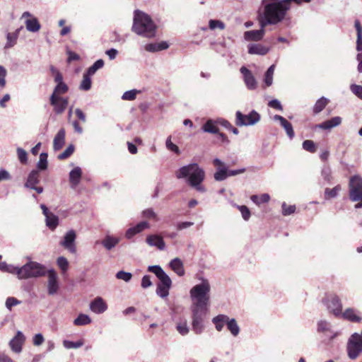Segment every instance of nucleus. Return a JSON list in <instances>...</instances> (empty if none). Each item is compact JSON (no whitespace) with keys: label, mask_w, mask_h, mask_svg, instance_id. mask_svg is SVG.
Listing matches in <instances>:
<instances>
[{"label":"nucleus","mask_w":362,"mask_h":362,"mask_svg":"<svg viewBox=\"0 0 362 362\" xmlns=\"http://www.w3.org/2000/svg\"><path fill=\"white\" fill-rule=\"evenodd\" d=\"M211 286L208 280L202 281L193 286L190 290V297L192 300V330L197 334H200L204 328V320L207 312V306L210 299Z\"/></svg>","instance_id":"obj_1"},{"label":"nucleus","mask_w":362,"mask_h":362,"mask_svg":"<svg viewBox=\"0 0 362 362\" xmlns=\"http://www.w3.org/2000/svg\"><path fill=\"white\" fill-rule=\"evenodd\" d=\"M262 11H259L260 27L276 25L286 18L291 6L285 0H262Z\"/></svg>","instance_id":"obj_2"},{"label":"nucleus","mask_w":362,"mask_h":362,"mask_svg":"<svg viewBox=\"0 0 362 362\" xmlns=\"http://www.w3.org/2000/svg\"><path fill=\"white\" fill-rule=\"evenodd\" d=\"M175 176L177 179H185L186 182L197 192L206 191V187L202 185L206 177L205 171L196 163L180 168L176 170Z\"/></svg>","instance_id":"obj_3"},{"label":"nucleus","mask_w":362,"mask_h":362,"mask_svg":"<svg viewBox=\"0 0 362 362\" xmlns=\"http://www.w3.org/2000/svg\"><path fill=\"white\" fill-rule=\"evenodd\" d=\"M157 26L151 17L140 11H135L132 30L138 35L151 38L156 36Z\"/></svg>","instance_id":"obj_4"},{"label":"nucleus","mask_w":362,"mask_h":362,"mask_svg":"<svg viewBox=\"0 0 362 362\" xmlns=\"http://www.w3.org/2000/svg\"><path fill=\"white\" fill-rule=\"evenodd\" d=\"M349 199L356 202L355 208H362V177L358 175L351 177L349 182Z\"/></svg>","instance_id":"obj_5"},{"label":"nucleus","mask_w":362,"mask_h":362,"mask_svg":"<svg viewBox=\"0 0 362 362\" xmlns=\"http://www.w3.org/2000/svg\"><path fill=\"white\" fill-rule=\"evenodd\" d=\"M47 269L45 266L37 262L29 261L22 266V279L30 278H39L46 275Z\"/></svg>","instance_id":"obj_6"},{"label":"nucleus","mask_w":362,"mask_h":362,"mask_svg":"<svg viewBox=\"0 0 362 362\" xmlns=\"http://www.w3.org/2000/svg\"><path fill=\"white\" fill-rule=\"evenodd\" d=\"M346 351L349 358L352 360L357 358L362 353V339L360 334L355 332L351 335L347 342Z\"/></svg>","instance_id":"obj_7"},{"label":"nucleus","mask_w":362,"mask_h":362,"mask_svg":"<svg viewBox=\"0 0 362 362\" xmlns=\"http://www.w3.org/2000/svg\"><path fill=\"white\" fill-rule=\"evenodd\" d=\"M235 124L238 126H252L260 120V115L255 110L251 111L248 115H243L241 112L235 113Z\"/></svg>","instance_id":"obj_8"},{"label":"nucleus","mask_w":362,"mask_h":362,"mask_svg":"<svg viewBox=\"0 0 362 362\" xmlns=\"http://www.w3.org/2000/svg\"><path fill=\"white\" fill-rule=\"evenodd\" d=\"M148 270L158 277L160 282L158 286H164L165 288H170L172 286V281L169 276L163 271V269L158 265L149 266Z\"/></svg>","instance_id":"obj_9"},{"label":"nucleus","mask_w":362,"mask_h":362,"mask_svg":"<svg viewBox=\"0 0 362 362\" xmlns=\"http://www.w3.org/2000/svg\"><path fill=\"white\" fill-rule=\"evenodd\" d=\"M325 303L329 311L335 316H339L341 314V304L340 300L337 296H330L327 297Z\"/></svg>","instance_id":"obj_10"},{"label":"nucleus","mask_w":362,"mask_h":362,"mask_svg":"<svg viewBox=\"0 0 362 362\" xmlns=\"http://www.w3.org/2000/svg\"><path fill=\"white\" fill-rule=\"evenodd\" d=\"M76 238V232L74 230H70L64 235L63 240L60 242V245L69 250L71 253L74 254L76 252L75 245Z\"/></svg>","instance_id":"obj_11"},{"label":"nucleus","mask_w":362,"mask_h":362,"mask_svg":"<svg viewBox=\"0 0 362 362\" xmlns=\"http://www.w3.org/2000/svg\"><path fill=\"white\" fill-rule=\"evenodd\" d=\"M47 292L49 295L53 296L59 288L58 276L54 269L47 270Z\"/></svg>","instance_id":"obj_12"},{"label":"nucleus","mask_w":362,"mask_h":362,"mask_svg":"<svg viewBox=\"0 0 362 362\" xmlns=\"http://www.w3.org/2000/svg\"><path fill=\"white\" fill-rule=\"evenodd\" d=\"M49 102L54 107V112L61 115L66 109L69 100L67 98L50 96Z\"/></svg>","instance_id":"obj_13"},{"label":"nucleus","mask_w":362,"mask_h":362,"mask_svg":"<svg viewBox=\"0 0 362 362\" xmlns=\"http://www.w3.org/2000/svg\"><path fill=\"white\" fill-rule=\"evenodd\" d=\"M25 340V337L21 331H18L16 336L9 342L11 349L16 354L21 353Z\"/></svg>","instance_id":"obj_14"},{"label":"nucleus","mask_w":362,"mask_h":362,"mask_svg":"<svg viewBox=\"0 0 362 362\" xmlns=\"http://www.w3.org/2000/svg\"><path fill=\"white\" fill-rule=\"evenodd\" d=\"M240 71L243 76L247 88L250 90H255L257 88V81L252 72L245 66H242Z\"/></svg>","instance_id":"obj_15"},{"label":"nucleus","mask_w":362,"mask_h":362,"mask_svg":"<svg viewBox=\"0 0 362 362\" xmlns=\"http://www.w3.org/2000/svg\"><path fill=\"white\" fill-rule=\"evenodd\" d=\"M107 308V305L101 297L95 298L90 304V309L97 314L104 313Z\"/></svg>","instance_id":"obj_16"},{"label":"nucleus","mask_w":362,"mask_h":362,"mask_svg":"<svg viewBox=\"0 0 362 362\" xmlns=\"http://www.w3.org/2000/svg\"><path fill=\"white\" fill-rule=\"evenodd\" d=\"M81 177L82 170L80 167H75L72 170H71L69 173V182L72 189H76L80 183Z\"/></svg>","instance_id":"obj_17"},{"label":"nucleus","mask_w":362,"mask_h":362,"mask_svg":"<svg viewBox=\"0 0 362 362\" xmlns=\"http://www.w3.org/2000/svg\"><path fill=\"white\" fill-rule=\"evenodd\" d=\"M264 28L261 27L259 30L246 31L244 33V38L247 41H259L262 40L265 33Z\"/></svg>","instance_id":"obj_18"},{"label":"nucleus","mask_w":362,"mask_h":362,"mask_svg":"<svg viewBox=\"0 0 362 362\" xmlns=\"http://www.w3.org/2000/svg\"><path fill=\"white\" fill-rule=\"evenodd\" d=\"M146 241L150 246H155L160 250H163L165 247L163 238L157 235L147 236Z\"/></svg>","instance_id":"obj_19"},{"label":"nucleus","mask_w":362,"mask_h":362,"mask_svg":"<svg viewBox=\"0 0 362 362\" xmlns=\"http://www.w3.org/2000/svg\"><path fill=\"white\" fill-rule=\"evenodd\" d=\"M341 118L339 116L334 117L330 119L326 120L320 124L316 125L317 128L322 129H330L332 128L339 126L341 123Z\"/></svg>","instance_id":"obj_20"},{"label":"nucleus","mask_w":362,"mask_h":362,"mask_svg":"<svg viewBox=\"0 0 362 362\" xmlns=\"http://www.w3.org/2000/svg\"><path fill=\"white\" fill-rule=\"evenodd\" d=\"M274 119L280 122L281 127L285 129L286 134L290 139H293L294 137V131L292 124L289 122L282 116L278 115H274Z\"/></svg>","instance_id":"obj_21"},{"label":"nucleus","mask_w":362,"mask_h":362,"mask_svg":"<svg viewBox=\"0 0 362 362\" xmlns=\"http://www.w3.org/2000/svg\"><path fill=\"white\" fill-rule=\"evenodd\" d=\"M65 143V130L61 129L55 135L53 141V148L55 151L60 150Z\"/></svg>","instance_id":"obj_22"},{"label":"nucleus","mask_w":362,"mask_h":362,"mask_svg":"<svg viewBox=\"0 0 362 362\" xmlns=\"http://www.w3.org/2000/svg\"><path fill=\"white\" fill-rule=\"evenodd\" d=\"M40 174L37 170H33L28 175L25 187L27 188H33L40 182Z\"/></svg>","instance_id":"obj_23"},{"label":"nucleus","mask_w":362,"mask_h":362,"mask_svg":"<svg viewBox=\"0 0 362 362\" xmlns=\"http://www.w3.org/2000/svg\"><path fill=\"white\" fill-rule=\"evenodd\" d=\"M170 268L180 276L185 274L184 266L182 260L176 257L172 259L169 264Z\"/></svg>","instance_id":"obj_24"},{"label":"nucleus","mask_w":362,"mask_h":362,"mask_svg":"<svg viewBox=\"0 0 362 362\" xmlns=\"http://www.w3.org/2000/svg\"><path fill=\"white\" fill-rule=\"evenodd\" d=\"M269 51V48L260 44H252L248 47V52L251 54L264 55Z\"/></svg>","instance_id":"obj_25"},{"label":"nucleus","mask_w":362,"mask_h":362,"mask_svg":"<svg viewBox=\"0 0 362 362\" xmlns=\"http://www.w3.org/2000/svg\"><path fill=\"white\" fill-rule=\"evenodd\" d=\"M23 29V27H21L18 28L15 32L13 33H8L6 35V44L5 45L4 48L5 49H9L12 47H13L17 42V39L18 37L20 31Z\"/></svg>","instance_id":"obj_26"},{"label":"nucleus","mask_w":362,"mask_h":362,"mask_svg":"<svg viewBox=\"0 0 362 362\" xmlns=\"http://www.w3.org/2000/svg\"><path fill=\"white\" fill-rule=\"evenodd\" d=\"M168 47V44L166 42H161L159 43H149L145 45L146 51L149 52H156L166 49Z\"/></svg>","instance_id":"obj_27"},{"label":"nucleus","mask_w":362,"mask_h":362,"mask_svg":"<svg viewBox=\"0 0 362 362\" xmlns=\"http://www.w3.org/2000/svg\"><path fill=\"white\" fill-rule=\"evenodd\" d=\"M228 316L226 315H218L212 319V322L214 324L216 329L221 332L224 325H226Z\"/></svg>","instance_id":"obj_28"},{"label":"nucleus","mask_w":362,"mask_h":362,"mask_svg":"<svg viewBox=\"0 0 362 362\" xmlns=\"http://www.w3.org/2000/svg\"><path fill=\"white\" fill-rule=\"evenodd\" d=\"M25 24L26 29L30 32L35 33L40 29V24L38 20L35 17L26 19Z\"/></svg>","instance_id":"obj_29"},{"label":"nucleus","mask_w":362,"mask_h":362,"mask_svg":"<svg viewBox=\"0 0 362 362\" xmlns=\"http://www.w3.org/2000/svg\"><path fill=\"white\" fill-rule=\"evenodd\" d=\"M341 315L344 319L354 322H360L361 320V317H359L352 308H348L344 313L341 312Z\"/></svg>","instance_id":"obj_30"},{"label":"nucleus","mask_w":362,"mask_h":362,"mask_svg":"<svg viewBox=\"0 0 362 362\" xmlns=\"http://www.w3.org/2000/svg\"><path fill=\"white\" fill-rule=\"evenodd\" d=\"M216 123L218 122L212 119L207 120L202 127L203 131L204 132H208L211 134H218V128L216 125Z\"/></svg>","instance_id":"obj_31"},{"label":"nucleus","mask_w":362,"mask_h":362,"mask_svg":"<svg viewBox=\"0 0 362 362\" xmlns=\"http://www.w3.org/2000/svg\"><path fill=\"white\" fill-rule=\"evenodd\" d=\"M226 326L233 336L236 337L238 335L240 332V327L234 318L230 319L228 316Z\"/></svg>","instance_id":"obj_32"},{"label":"nucleus","mask_w":362,"mask_h":362,"mask_svg":"<svg viewBox=\"0 0 362 362\" xmlns=\"http://www.w3.org/2000/svg\"><path fill=\"white\" fill-rule=\"evenodd\" d=\"M119 238L107 235L102 241V244L107 250H110L119 243Z\"/></svg>","instance_id":"obj_33"},{"label":"nucleus","mask_w":362,"mask_h":362,"mask_svg":"<svg viewBox=\"0 0 362 362\" xmlns=\"http://www.w3.org/2000/svg\"><path fill=\"white\" fill-rule=\"evenodd\" d=\"M341 189V187L339 185H337L332 189L326 188L325 189V199L329 200L330 199L337 197Z\"/></svg>","instance_id":"obj_34"},{"label":"nucleus","mask_w":362,"mask_h":362,"mask_svg":"<svg viewBox=\"0 0 362 362\" xmlns=\"http://www.w3.org/2000/svg\"><path fill=\"white\" fill-rule=\"evenodd\" d=\"M68 90V86L65 83L57 84L51 96L62 97V95L67 93Z\"/></svg>","instance_id":"obj_35"},{"label":"nucleus","mask_w":362,"mask_h":362,"mask_svg":"<svg viewBox=\"0 0 362 362\" xmlns=\"http://www.w3.org/2000/svg\"><path fill=\"white\" fill-rule=\"evenodd\" d=\"M329 100L325 97H322L319 100H317L314 107H313V113L318 114L320 113L328 104Z\"/></svg>","instance_id":"obj_36"},{"label":"nucleus","mask_w":362,"mask_h":362,"mask_svg":"<svg viewBox=\"0 0 362 362\" xmlns=\"http://www.w3.org/2000/svg\"><path fill=\"white\" fill-rule=\"evenodd\" d=\"M46 225L52 230L56 228L59 223L58 216L51 213L46 217Z\"/></svg>","instance_id":"obj_37"},{"label":"nucleus","mask_w":362,"mask_h":362,"mask_svg":"<svg viewBox=\"0 0 362 362\" xmlns=\"http://www.w3.org/2000/svg\"><path fill=\"white\" fill-rule=\"evenodd\" d=\"M91 322L90 317L85 314H80L74 321V324L76 326H83L88 325Z\"/></svg>","instance_id":"obj_38"},{"label":"nucleus","mask_w":362,"mask_h":362,"mask_svg":"<svg viewBox=\"0 0 362 362\" xmlns=\"http://www.w3.org/2000/svg\"><path fill=\"white\" fill-rule=\"evenodd\" d=\"M250 199L255 204L259 206L261 204L267 203L270 200V196L265 193L261 194L260 196L252 195L251 196Z\"/></svg>","instance_id":"obj_39"},{"label":"nucleus","mask_w":362,"mask_h":362,"mask_svg":"<svg viewBox=\"0 0 362 362\" xmlns=\"http://www.w3.org/2000/svg\"><path fill=\"white\" fill-rule=\"evenodd\" d=\"M91 88L90 75L86 72L83 74V80L80 84V89L83 90H88Z\"/></svg>","instance_id":"obj_40"},{"label":"nucleus","mask_w":362,"mask_h":362,"mask_svg":"<svg viewBox=\"0 0 362 362\" xmlns=\"http://www.w3.org/2000/svg\"><path fill=\"white\" fill-rule=\"evenodd\" d=\"M226 25L223 22L220 20H214L211 19L209 21V28L211 30H214L216 29H219L221 30H224Z\"/></svg>","instance_id":"obj_41"},{"label":"nucleus","mask_w":362,"mask_h":362,"mask_svg":"<svg viewBox=\"0 0 362 362\" xmlns=\"http://www.w3.org/2000/svg\"><path fill=\"white\" fill-rule=\"evenodd\" d=\"M104 66V62L103 59H98L92 66H90L86 73L90 76L95 74V73Z\"/></svg>","instance_id":"obj_42"},{"label":"nucleus","mask_w":362,"mask_h":362,"mask_svg":"<svg viewBox=\"0 0 362 362\" xmlns=\"http://www.w3.org/2000/svg\"><path fill=\"white\" fill-rule=\"evenodd\" d=\"M47 153H42L40 155V159L37 164V168L41 170H46L47 168Z\"/></svg>","instance_id":"obj_43"},{"label":"nucleus","mask_w":362,"mask_h":362,"mask_svg":"<svg viewBox=\"0 0 362 362\" xmlns=\"http://www.w3.org/2000/svg\"><path fill=\"white\" fill-rule=\"evenodd\" d=\"M57 264L64 274L69 269V262L64 257H59L57 259Z\"/></svg>","instance_id":"obj_44"},{"label":"nucleus","mask_w":362,"mask_h":362,"mask_svg":"<svg viewBox=\"0 0 362 362\" xmlns=\"http://www.w3.org/2000/svg\"><path fill=\"white\" fill-rule=\"evenodd\" d=\"M22 267H16L12 264H8L6 272H8L12 274H16L19 279H22Z\"/></svg>","instance_id":"obj_45"},{"label":"nucleus","mask_w":362,"mask_h":362,"mask_svg":"<svg viewBox=\"0 0 362 362\" xmlns=\"http://www.w3.org/2000/svg\"><path fill=\"white\" fill-rule=\"evenodd\" d=\"M227 177L226 168H218L217 171L214 173V179L216 181H222Z\"/></svg>","instance_id":"obj_46"},{"label":"nucleus","mask_w":362,"mask_h":362,"mask_svg":"<svg viewBox=\"0 0 362 362\" xmlns=\"http://www.w3.org/2000/svg\"><path fill=\"white\" fill-rule=\"evenodd\" d=\"M176 329L177 332L183 336L187 335L189 331L186 320L177 323Z\"/></svg>","instance_id":"obj_47"},{"label":"nucleus","mask_w":362,"mask_h":362,"mask_svg":"<svg viewBox=\"0 0 362 362\" xmlns=\"http://www.w3.org/2000/svg\"><path fill=\"white\" fill-rule=\"evenodd\" d=\"M83 342L82 341H71L69 340H64L63 341V345L66 349H78L83 346Z\"/></svg>","instance_id":"obj_48"},{"label":"nucleus","mask_w":362,"mask_h":362,"mask_svg":"<svg viewBox=\"0 0 362 362\" xmlns=\"http://www.w3.org/2000/svg\"><path fill=\"white\" fill-rule=\"evenodd\" d=\"M234 206L237 207L240 211L241 212L242 216L245 221H248L250 217V211L249 209L246 206H239L235 204H233Z\"/></svg>","instance_id":"obj_49"},{"label":"nucleus","mask_w":362,"mask_h":362,"mask_svg":"<svg viewBox=\"0 0 362 362\" xmlns=\"http://www.w3.org/2000/svg\"><path fill=\"white\" fill-rule=\"evenodd\" d=\"M139 93L137 90H131L124 93L122 99L124 100H133L136 98L137 93Z\"/></svg>","instance_id":"obj_50"},{"label":"nucleus","mask_w":362,"mask_h":362,"mask_svg":"<svg viewBox=\"0 0 362 362\" xmlns=\"http://www.w3.org/2000/svg\"><path fill=\"white\" fill-rule=\"evenodd\" d=\"M303 148L307 151L314 153L316 151V146L313 141L305 140L303 142Z\"/></svg>","instance_id":"obj_51"},{"label":"nucleus","mask_w":362,"mask_h":362,"mask_svg":"<svg viewBox=\"0 0 362 362\" xmlns=\"http://www.w3.org/2000/svg\"><path fill=\"white\" fill-rule=\"evenodd\" d=\"M282 214L284 216H288L293 214L296 211L295 205H287L285 202L282 204Z\"/></svg>","instance_id":"obj_52"},{"label":"nucleus","mask_w":362,"mask_h":362,"mask_svg":"<svg viewBox=\"0 0 362 362\" xmlns=\"http://www.w3.org/2000/svg\"><path fill=\"white\" fill-rule=\"evenodd\" d=\"M74 151V146L71 144L69 145L66 149L59 155H58L57 158L59 160H64L69 158Z\"/></svg>","instance_id":"obj_53"},{"label":"nucleus","mask_w":362,"mask_h":362,"mask_svg":"<svg viewBox=\"0 0 362 362\" xmlns=\"http://www.w3.org/2000/svg\"><path fill=\"white\" fill-rule=\"evenodd\" d=\"M116 277L118 279L123 280L125 282H129L132 278V274L130 272L119 271L116 274Z\"/></svg>","instance_id":"obj_54"},{"label":"nucleus","mask_w":362,"mask_h":362,"mask_svg":"<svg viewBox=\"0 0 362 362\" xmlns=\"http://www.w3.org/2000/svg\"><path fill=\"white\" fill-rule=\"evenodd\" d=\"M165 145H166V148L169 151H171L175 153L176 154L180 153V151L178 146L177 145L174 144L171 141V136L168 137V139H166Z\"/></svg>","instance_id":"obj_55"},{"label":"nucleus","mask_w":362,"mask_h":362,"mask_svg":"<svg viewBox=\"0 0 362 362\" xmlns=\"http://www.w3.org/2000/svg\"><path fill=\"white\" fill-rule=\"evenodd\" d=\"M321 175L325 180L327 181L328 182H331L332 177L330 168L328 166L323 167L321 171Z\"/></svg>","instance_id":"obj_56"},{"label":"nucleus","mask_w":362,"mask_h":362,"mask_svg":"<svg viewBox=\"0 0 362 362\" xmlns=\"http://www.w3.org/2000/svg\"><path fill=\"white\" fill-rule=\"evenodd\" d=\"M17 155H18V158L21 163L25 164L27 163L28 153L24 149H23L21 148H17Z\"/></svg>","instance_id":"obj_57"},{"label":"nucleus","mask_w":362,"mask_h":362,"mask_svg":"<svg viewBox=\"0 0 362 362\" xmlns=\"http://www.w3.org/2000/svg\"><path fill=\"white\" fill-rule=\"evenodd\" d=\"M170 288L157 285L156 294L160 298H165L169 295Z\"/></svg>","instance_id":"obj_58"},{"label":"nucleus","mask_w":362,"mask_h":362,"mask_svg":"<svg viewBox=\"0 0 362 362\" xmlns=\"http://www.w3.org/2000/svg\"><path fill=\"white\" fill-rule=\"evenodd\" d=\"M330 327V324L328 322L325 320H321L317 324V331L326 332L329 331Z\"/></svg>","instance_id":"obj_59"},{"label":"nucleus","mask_w":362,"mask_h":362,"mask_svg":"<svg viewBox=\"0 0 362 362\" xmlns=\"http://www.w3.org/2000/svg\"><path fill=\"white\" fill-rule=\"evenodd\" d=\"M351 92L358 98L362 100V86L356 84H352L350 86Z\"/></svg>","instance_id":"obj_60"},{"label":"nucleus","mask_w":362,"mask_h":362,"mask_svg":"<svg viewBox=\"0 0 362 362\" xmlns=\"http://www.w3.org/2000/svg\"><path fill=\"white\" fill-rule=\"evenodd\" d=\"M143 216L146 218L153 219L157 221L158 217L156 214L153 211L152 209H148L143 211Z\"/></svg>","instance_id":"obj_61"},{"label":"nucleus","mask_w":362,"mask_h":362,"mask_svg":"<svg viewBox=\"0 0 362 362\" xmlns=\"http://www.w3.org/2000/svg\"><path fill=\"white\" fill-rule=\"evenodd\" d=\"M20 303L21 302L13 297H8L6 300V306L9 310H11L13 306Z\"/></svg>","instance_id":"obj_62"},{"label":"nucleus","mask_w":362,"mask_h":362,"mask_svg":"<svg viewBox=\"0 0 362 362\" xmlns=\"http://www.w3.org/2000/svg\"><path fill=\"white\" fill-rule=\"evenodd\" d=\"M44 337L42 334H36L33 337V342L35 346H40L44 342Z\"/></svg>","instance_id":"obj_63"},{"label":"nucleus","mask_w":362,"mask_h":362,"mask_svg":"<svg viewBox=\"0 0 362 362\" xmlns=\"http://www.w3.org/2000/svg\"><path fill=\"white\" fill-rule=\"evenodd\" d=\"M269 106L278 110H282L283 107L281 103L276 100L273 99L269 102Z\"/></svg>","instance_id":"obj_64"}]
</instances>
